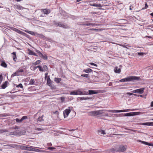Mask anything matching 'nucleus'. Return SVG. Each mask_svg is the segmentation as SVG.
Wrapping results in <instances>:
<instances>
[{"mask_svg": "<svg viewBox=\"0 0 153 153\" xmlns=\"http://www.w3.org/2000/svg\"><path fill=\"white\" fill-rule=\"evenodd\" d=\"M140 77L135 76H130L124 79H123L120 80V82H124L130 81L132 80H139Z\"/></svg>", "mask_w": 153, "mask_h": 153, "instance_id": "1", "label": "nucleus"}, {"mask_svg": "<svg viewBox=\"0 0 153 153\" xmlns=\"http://www.w3.org/2000/svg\"><path fill=\"white\" fill-rule=\"evenodd\" d=\"M32 130L31 132L33 134H38L42 132L43 130V128H37L35 126H33L32 127Z\"/></svg>", "mask_w": 153, "mask_h": 153, "instance_id": "2", "label": "nucleus"}, {"mask_svg": "<svg viewBox=\"0 0 153 153\" xmlns=\"http://www.w3.org/2000/svg\"><path fill=\"white\" fill-rule=\"evenodd\" d=\"M25 31L33 36H35L41 38H44V36L43 35L39 34L37 32L29 31L27 30H25Z\"/></svg>", "mask_w": 153, "mask_h": 153, "instance_id": "3", "label": "nucleus"}, {"mask_svg": "<svg viewBox=\"0 0 153 153\" xmlns=\"http://www.w3.org/2000/svg\"><path fill=\"white\" fill-rule=\"evenodd\" d=\"M104 111V110H102L92 111L90 112V113L91 116H96L103 113V111Z\"/></svg>", "mask_w": 153, "mask_h": 153, "instance_id": "4", "label": "nucleus"}, {"mask_svg": "<svg viewBox=\"0 0 153 153\" xmlns=\"http://www.w3.org/2000/svg\"><path fill=\"white\" fill-rule=\"evenodd\" d=\"M54 24L57 26L61 27L65 29L68 28H69V27L68 25H65L63 23L60 22H54Z\"/></svg>", "mask_w": 153, "mask_h": 153, "instance_id": "5", "label": "nucleus"}, {"mask_svg": "<svg viewBox=\"0 0 153 153\" xmlns=\"http://www.w3.org/2000/svg\"><path fill=\"white\" fill-rule=\"evenodd\" d=\"M127 148V146L126 145H120L118 148V151L123 152L126 150Z\"/></svg>", "mask_w": 153, "mask_h": 153, "instance_id": "6", "label": "nucleus"}, {"mask_svg": "<svg viewBox=\"0 0 153 153\" xmlns=\"http://www.w3.org/2000/svg\"><path fill=\"white\" fill-rule=\"evenodd\" d=\"M24 72L22 69H19L16 72L14 73L11 75V77H13L16 76H18L21 75V73Z\"/></svg>", "mask_w": 153, "mask_h": 153, "instance_id": "7", "label": "nucleus"}, {"mask_svg": "<svg viewBox=\"0 0 153 153\" xmlns=\"http://www.w3.org/2000/svg\"><path fill=\"white\" fill-rule=\"evenodd\" d=\"M68 108H69L65 109L64 111L63 114L65 118L67 117L68 116L69 114L70 113L72 108V107H69Z\"/></svg>", "mask_w": 153, "mask_h": 153, "instance_id": "8", "label": "nucleus"}, {"mask_svg": "<svg viewBox=\"0 0 153 153\" xmlns=\"http://www.w3.org/2000/svg\"><path fill=\"white\" fill-rule=\"evenodd\" d=\"M10 28L12 30L20 34H23L24 33L21 30L17 29V28L12 27H10Z\"/></svg>", "mask_w": 153, "mask_h": 153, "instance_id": "9", "label": "nucleus"}, {"mask_svg": "<svg viewBox=\"0 0 153 153\" xmlns=\"http://www.w3.org/2000/svg\"><path fill=\"white\" fill-rule=\"evenodd\" d=\"M122 114H123V116H131L137 115L136 112H130Z\"/></svg>", "mask_w": 153, "mask_h": 153, "instance_id": "10", "label": "nucleus"}, {"mask_svg": "<svg viewBox=\"0 0 153 153\" xmlns=\"http://www.w3.org/2000/svg\"><path fill=\"white\" fill-rule=\"evenodd\" d=\"M89 5L91 6H94L97 7H102V5L100 4H96L95 3H90Z\"/></svg>", "mask_w": 153, "mask_h": 153, "instance_id": "11", "label": "nucleus"}, {"mask_svg": "<svg viewBox=\"0 0 153 153\" xmlns=\"http://www.w3.org/2000/svg\"><path fill=\"white\" fill-rule=\"evenodd\" d=\"M33 151L37 152H45V153H48L49 152L47 151L44 150H40L36 149L35 148V147H34Z\"/></svg>", "mask_w": 153, "mask_h": 153, "instance_id": "12", "label": "nucleus"}, {"mask_svg": "<svg viewBox=\"0 0 153 153\" xmlns=\"http://www.w3.org/2000/svg\"><path fill=\"white\" fill-rule=\"evenodd\" d=\"M34 147L29 146H26V150L29 151H33Z\"/></svg>", "mask_w": 153, "mask_h": 153, "instance_id": "13", "label": "nucleus"}, {"mask_svg": "<svg viewBox=\"0 0 153 153\" xmlns=\"http://www.w3.org/2000/svg\"><path fill=\"white\" fill-rule=\"evenodd\" d=\"M50 12V10L49 9H44L42 10V12L45 14H48Z\"/></svg>", "mask_w": 153, "mask_h": 153, "instance_id": "14", "label": "nucleus"}, {"mask_svg": "<svg viewBox=\"0 0 153 153\" xmlns=\"http://www.w3.org/2000/svg\"><path fill=\"white\" fill-rule=\"evenodd\" d=\"M88 94L89 95H92L93 94H97L98 93L97 91L95 90H89Z\"/></svg>", "mask_w": 153, "mask_h": 153, "instance_id": "15", "label": "nucleus"}, {"mask_svg": "<svg viewBox=\"0 0 153 153\" xmlns=\"http://www.w3.org/2000/svg\"><path fill=\"white\" fill-rule=\"evenodd\" d=\"M43 115H42V116H39L38 118L37 122L38 123L41 122V123L43 122L44 120L43 119Z\"/></svg>", "mask_w": 153, "mask_h": 153, "instance_id": "16", "label": "nucleus"}, {"mask_svg": "<svg viewBox=\"0 0 153 153\" xmlns=\"http://www.w3.org/2000/svg\"><path fill=\"white\" fill-rule=\"evenodd\" d=\"M11 54H13V60L14 61L16 62V59H17V56H16V52H13Z\"/></svg>", "mask_w": 153, "mask_h": 153, "instance_id": "17", "label": "nucleus"}, {"mask_svg": "<svg viewBox=\"0 0 153 153\" xmlns=\"http://www.w3.org/2000/svg\"><path fill=\"white\" fill-rule=\"evenodd\" d=\"M47 83L48 85L50 86V87H51V81L49 77V76H48V79H47Z\"/></svg>", "mask_w": 153, "mask_h": 153, "instance_id": "18", "label": "nucleus"}, {"mask_svg": "<svg viewBox=\"0 0 153 153\" xmlns=\"http://www.w3.org/2000/svg\"><path fill=\"white\" fill-rule=\"evenodd\" d=\"M139 142L140 143H141L142 144H145V145H147L148 146H152V145L151 144H150V143H149L148 142H146L144 141H141L140 140H139Z\"/></svg>", "mask_w": 153, "mask_h": 153, "instance_id": "19", "label": "nucleus"}, {"mask_svg": "<svg viewBox=\"0 0 153 153\" xmlns=\"http://www.w3.org/2000/svg\"><path fill=\"white\" fill-rule=\"evenodd\" d=\"M144 88H142L139 89H137V93H139L140 94H141L143 93L144 92Z\"/></svg>", "mask_w": 153, "mask_h": 153, "instance_id": "20", "label": "nucleus"}, {"mask_svg": "<svg viewBox=\"0 0 153 153\" xmlns=\"http://www.w3.org/2000/svg\"><path fill=\"white\" fill-rule=\"evenodd\" d=\"M98 134L100 135H102L105 134V131L103 130H100L98 131Z\"/></svg>", "mask_w": 153, "mask_h": 153, "instance_id": "21", "label": "nucleus"}, {"mask_svg": "<svg viewBox=\"0 0 153 153\" xmlns=\"http://www.w3.org/2000/svg\"><path fill=\"white\" fill-rule=\"evenodd\" d=\"M143 125H146L148 126H153V122H147L143 123Z\"/></svg>", "mask_w": 153, "mask_h": 153, "instance_id": "22", "label": "nucleus"}, {"mask_svg": "<svg viewBox=\"0 0 153 153\" xmlns=\"http://www.w3.org/2000/svg\"><path fill=\"white\" fill-rule=\"evenodd\" d=\"M110 151L111 152H112L114 153H115V152H118V149H117V148L115 147L111 148L110 149Z\"/></svg>", "mask_w": 153, "mask_h": 153, "instance_id": "23", "label": "nucleus"}, {"mask_svg": "<svg viewBox=\"0 0 153 153\" xmlns=\"http://www.w3.org/2000/svg\"><path fill=\"white\" fill-rule=\"evenodd\" d=\"M114 72L116 73H120L121 72V70L120 68H118L117 67H116L114 69Z\"/></svg>", "mask_w": 153, "mask_h": 153, "instance_id": "24", "label": "nucleus"}, {"mask_svg": "<svg viewBox=\"0 0 153 153\" xmlns=\"http://www.w3.org/2000/svg\"><path fill=\"white\" fill-rule=\"evenodd\" d=\"M14 7L15 8L19 9V10H22L23 9V7L21 6L18 5H14Z\"/></svg>", "mask_w": 153, "mask_h": 153, "instance_id": "25", "label": "nucleus"}, {"mask_svg": "<svg viewBox=\"0 0 153 153\" xmlns=\"http://www.w3.org/2000/svg\"><path fill=\"white\" fill-rule=\"evenodd\" d=\"M61 80V79L60 78H55L54 79L55 81L57 83H59Z\"/></svg>", "mask_w": 153, "mask_h": 153, "instance_id": "26", "label": "nucleus"}, {"mask_svg": "<svg viewBox=\"0 0 153 153\" xmlns=\"http://www.w3.org/2000/svg\"><path fill=\"white\" fill-rule=\"evenodd\" d=\"M107 111L111 113H119V110H107Z\"/></svg>", "mask_w": 153, "mask_h": 153, "instance_id": "27", "label": "nucleus"}, {"mask_svg": "<svg viewBox=\"0 0 153 153\" xmlns=\"http://www.w3.org/2000/svg\"><path fill=\"white\" fill-rule=\"evenodd\" d=\"M77 95H82V92L81 89H79L76 90Z\"/></svg>", "mask_w": 153, "mask_h": 153, "instance_id": "28", "label": "nucleus"}, {"mask_svg": "<svg viewBox=\"0 0 153 153\" xmlns=\"http://www.w3.org/2000/svg\"><path fill=\"white\" fill-rule=\"evenodd\" d=\"M92 70L89 68H88L87 69L84 70L83 71L86 73H89L91 72L92 71Z\"/></svg>", "mask_w": 153, "mask_h": 153, "instance_id": "29", "label": "nucleus"}, {"mask_svg": "<svg viewBox=\"0 0 153 153\" xmlns=\"http://www.w3.org/2000/svg\"><path fill=\"white\" fill-rule=\"evenodd\" d=\"M35 81L34 79H31L29 81V84L33 85L35 84Z\"/></svg>", "mask_w": 153, "mask_h": 153, "instance_id": "30", "label": "nucleus"}, {"mask_svg": "<svg viewBox=\"0 0 153 153\" xmlns=\"http://www.w3.org/2000/svg\"><path fill=\"white\" fill-rule=\"evenodd\" d=\"M71 95H77L76 90L73 91H71L70 93Z\"/></svg>", "mask_w": 153, "mask_h": 153, "instance_id": "31", "label": "nucleus"}, {"mask_svg": "<svg viewBox=\"0 0 153 153\" xmlns=\"http://www.w3.org/2000/svg\"><path fill=\"white\" fill-rule=\"evenodd\" d=\"M7 82L6 81L3 84L1 85V88L2 89L5 88L7 86Z\"/></svg>", "mask_w": 153, "mask_h": 153, "instance_id": "32", "label": "nucleus"}, {"mask_svg": "<svg viewBox=\"0 0 153 153\" xmlns=\"http://www.w3.org/2000/svg\"><path fill=\"white\" fill-rule=\"evenodd\" d=\"M129 111H130V110L129 109H125V110H119V113L126 112Z\"/></svg>", "mask_w": 153, "mask_h": 153, "instance_id": "33", "label": "nucleus"}, {"mask_svg": "<svg viewBox=\"0 0 153 153\" xmlns=\"http://www.w3.org/2000/svg\"><path fill=\"white\" fill-rule=\"evenodd\" d=\"M43 68L44 71H47L48 70V68L46 65H44L42 67Z\"/></svg>", "mask_w": 153, "mask_h": 153, "instance_id": "34", "label": "nucleus"}, {"mask_svg": "<svg viewBox=\"0 0 153 153\" xmlns=\"http://www.w3.org/2000/svg\"><path fill=\"white\" fill-rule=\"evenodd\" d=\"M8 132V130L7 129H0V133H5Z\"/></svg>", "mask_w": 153, "mask_h": 153, "instance_id": "35", "label": "nucleus"}, {"mask_svg": "<svg viewBox=\"0 0 153 153\" xmlns=\"http://www.w3.org/2000/svg\"><path fill=\"white\" fill-rule=\"evenodd\" d=\"M41 62V61L40 60H37L35 62H33V65H36L39 64Z\"/></svg>", "mask_w": 153, "mask_h": 153, "instance_id": "36", "label": "nucleus"}, {"mask_svg": "<svg viewBox=\"0 0 153 153\" xmlns=\"http://www.w3.org/2000/svg\"><path fill=\"white\" fill-rule=\"evenodd\" d=\"M1 65L2 66L4 67V68H6L7 66V64H6L5 62H2L1 64Z\"/></svg>", "mask_w": 153, "mask_h": 153, "instance_id": "37", "label": "nucleus"}, {"mask_svg": "<svg viewBox=\"0 0 153 153\" xmlns=\"http://www.w3.org/2000/svg\"><path fill=\"white\" fill-rule=\"evenodd\" d=\"M26 145H21L19 146L20 148L22 150H26Z\"/></svg>", "mask_w": 153, "mask_h": 153, "instance_id": "38", "label": "nucleus"}, {"mask_svg": "<svg viewBox=\"0 0 153 153\" xmlns=\"http://www.w3.org/2000/svg\"><path fill=\"white\" fill-rule=\"evenodd\" d=\"M82 95H88V93L87 91H82Z\"/></svg>", "mask_w": 153, "mask_h": 153, "instance_id": "39", "label": "nucleus"}, {"mask_svg": "<svg viewBox=\"0 0 153 153\" xmlns=\"http://www.w3.org/2000/svg\"><path fill=\"white\" fill-rule=\"evenodd\" d=\"M28 90L29 91H33L35 90V88L32 87H30L28 88Z\"/></svg>", "mask_w": 153, "mask_h": 153, "instance_id": "40", "label": "nucleus"}, {"mask_svg": "<svg viewBox=\"0 0 153 153\" xmlns=\"http://www.w3.org/2000/svg\"><path fill=\"white\" fill-rule=\"evenodd\" d=\"M95 25V24L94 23H87L86 24H85V25L87 26H94V25Z\"/></svg>", "mask_w": 153, "mask_h": 153, "instance_id": "41", "label": "nucleus"}, {"mask_svg": "<svg viewBox=\"0 0 153 153\" xmlns=\"http://www.w3.org/2000/svg\"><path fill=\"white\" fill-rule=\"evenodd\" d=\"M41 57H42L43 58V59L45 60H47L48 59L47 56H46V55L45 54V55L43 54V56H42Z\"/></svg>", "mask_w": 153, "mask_h": 153, "instance_id": "42", "label": "nucleus"}, {"mask_svg": "<svg viewBox=\"0 0 153 153\" xmlns=\"http://www.w3.org/2000/svg\"><path fill=\"white\" fill-rule=\"evenodd\" d=\"M34 53V52H33V51H31L30 50H28V53L30 55H33V54Z\"/></svg>", "mask_w": 153, "mask_h": 153, "instance_id": "43", "label": "nucleus"}, {"mask_svg": "<svg viewBox=\"0 0 153 153\" xmlns=\"http://www.w3.org/2000/svg\"><path fill=\"white\" fill-rule=\"evenodd\" d=\"M48 150H51V151H53L54 149H56V148H55V147H48Z\"/></svg>", "mask_w": 153, "mask_h": 153, "instance_id": "44", "label": "nucleus"}, {"mask_svg": "<svg viewBox=\"0 0 153 153\" xmlns=\"http://www.w3.org/2000/svg\"><path fill=\"white\" fill-rule=\"evenodd\" d=\"M17 88L20 87L21 88H23V86L22 85L21 83L19 84L18 85H16Z\"/></svg>", "mask_w": 153, "mask_h": 153, "instance_id": "45", "label": "nucleus"}, {"mask_svg": "<svg viewBox=\"0 0 153 153\" xmlns=\"http://www.w3.org/2000/svg\"><path fill=\"white\" fill-rule=\"evenodd\" d=\"M82 76L86 77V78H88L89 77V75L88 74H82L81 75Z\"/></svg>", "mask_w": 153, "mask_h": 153, "instance_id": "46", "label": "nucleus"}, {"mask_svg": "<svg viewBox=\"0 0 153 153\" xmlns=\"http://www.w3.org/2000/svg\"><path fill=\"white\" fill-rule=\"evenodd\" d=\"M80 98L81 100H86L89 99L88 97H80Z\"/></svg>", "mask_w": 153, "mask_h": 153, "instance_id": "47", "label": "nucleus"}, {"mask_svg": "<svg viewBox=\"0 0 153 153\" xmlns=\"http://www.w3.org/2000/svg\"><path fill=\"white\" fill-rule=\"evenodd\" d=\"M3 78V77L2 75H0V85L1 84V82L2 81Z\"/></svg>", "mask_w": 153, "mask_h": 153, "instance_id": "48", "label": "nucleus"}, {"mask_svg": "<svg viewBox=\"0 0 153 153\" xmlns=\"http://www.w3.org/2000/svg\"><path fill=\"white\" fill-rule=\"evenodd\" d=\"M9 134L12 135H16L17 134V133L15 131L10 132Z\"/></svg>", "mask_w": 153, "mask_h": 153, "instance_id": "49", "label": "nucleus"}, {"mask_svg": "<svg viewBox=\"0 0 153 153\" xmlns=\"http://www.w3.org/2000/svg\"><path fill=\"white\" fill-rule=\"evenodd\" d=\"M36 51L38 53L40 57H41L42 56H43V54L38 50H37Z\"/></svg>", "mask_w": 153, "mask_h": 153, "instance_id": "50", "label": "nucleus"}, {"mask_svg": "<svg viewBox=\"0 0 153 153\" xmlns=\"http://www.w3.org/2000/svg\"><path fill=\"white\" fill-rule=\"evenodd\" d=\"M15 120L16 122L18 123H20L22 121L21 120V119L20 120H19L18 118H16Z\"/></svg>", "mask_w": 153, "mask_h": 153, "instance_id": "51", "label": "nucleus"}, {"mask_svg": "<svg viewBox=\"0 0 153 153\" xmlns=\"http://www.w3.org/2000/svg\"><path fill=\"white\" fill-rule=\"evenodd\" d=\"M30 69L33 71H34L36 70L35 66H31L30 67Z\"/></svg>", "mask_w": 153, "mask_h": 153, "instance_id": "52", "label": "nucleus"}, {"mask_svg": "<svg viewBox=\"0 0 153 153\" xmlns=\"http://www.w3.org/2000/svg\"><path fill=\"white\" fill-rule=\"evenodd\" d=\"M148 5L146 3H145V7L142 9V10L145 9L147 8L148 7Z\"/></svg>", "mask_w": 153, "mask_h": 153, "instance_id": "53", "label": "nucleus"}, {"mask_svg": "<svg viewBox=\"0 0 153 153\" xmlns=\"http://www.w3.org/2000/svg\"><path fill=\"white\" fill-rule=\"evenodd\" d=\"M27 116H23L21 118V120L23 121V120L25 119H27Z\"/></svg>", "mask_w": 153, "mask_h": 153, "instance_id": "54", "label": "nucleus"}, {"mask_svg": "<svg viewBox=\"0 0 153 153\" xmlns=\"http://www.w3.org/2000/svg\"><path fill=\"white\" fill-rule=\"evenodd\" d=\"M64 13H65V14H62L61 13L62 15L65 17V18H66L67 17V13H65V12H64Z\"/></svg>", "mask_w": 153, "mask_h": 153, "instance_id": "55", "label": "nucleus"}, {"mask_svg": "<svg viewBox=\"0 0 153 153\" xmlns=\"http://www.w3.org/2000/svg\"><path fill=\"white\" fill-rule=\"evenodd\" d=\"M89 64L91 65H93L95 67H97V65L96 64L94 63L93 62H90L89 63Z\"/></svg>", "mask_w": 153, "mask_h": 153, "instance_id": "56", "label": "nucleus"}, {"mask_svg": "<svg viewBox=\"0 0 153 153\" xmlns=\"http://www.w3.org/2000/svg\"><path fill=\"white\" fill-rule=\"evenodd\" d=\"M145 54V53L143 52H138V54L139 56H143L144 54Z\"/></svg>", "mask_w": 153, "mask_h": 153, "instance_id": "57", "label": "nucleus"}, {"mask_svg": "<svg viewBox=\"0 0 153 153\" xmlns=\"http://www.w3.org/2000/svg\"><path fill=\"white\" fill-rule=\"evenodd\" d=\"M56 132L58 133H60L62 134H65V133L64 132L61 131H56Z\"/></svg>", "mask_w": 153, "mask_h": 153, "instance_id": "58", "label": "nucleus"}, {"mask_svg": "<svg viewBox=\"0 0 153 153\" xmlns=\"http://www.w3.org/2000/svg\"><path fill=\"white\" fill-rule=\"evenodd\" d=\"M126 94H127L129 95L130 96H131V95H134L135 96L136 95V94H133L132 93H129V92H127Z\"/></svg>", "mask_w": 153, "mask_h": 153, "instance_id": "59", "label": "nucleus"}, {"mask_svg": "<svg viewBox=\"0 0 153 153\" xmlns=\"http://www.w3.org/2000/svg\"><path fill=\"white\" fill-rule=\"evenodd\" d=\"M39 70L40 71L42 72L44 71L42 67L40 66V67L39 68Z\"/></svg>", "mask_w": 153, "mask_h": 153, "instance_id": "60", "label": "nucleus"}, {"mask_svg": "<svg viewBox=\"0 0 153 153\" xmlns=\"http://www.w3.org/2000/svg\"><path fill=\"white\" fill-rule=\"evenodd\" d=\"M47 146L49 147L51 146H52V144L51 143H47Z\"/></svg>", "mask_w": 153, "mask_h": 153, "instance_id": "61", "label": "nucleus"}, {"mask_svg": "<svg viewBox=\"0 0 153 153\" xmlns=\"http://www.w3.org/2000/svg\"><path fill=\"white\" fill-rule=\"evenodd\" d=\"M61 100H62V102H63L65 100V98L63 97H62L61 98Z\"/></svg>", "mask_w": 153, "mask_h": 153, "instance_id": "62", "label": "nucleus"}, {"mask_svg": "<svg viewBox=\"0 0 153 153\" xmlns=\"http://www.w3.org/2000/svg\"><path fill=\"white\" fill-rule=\"evenodd\" d=\"M111 114H105V115L106 116V117H110V116H109V115H111Z\"/></svg>", "mask_w": 153, "mask_h": 153, "instance_id": "63", "label": "nucleus"}, {"mask_svg": "<svg viewBox=\"0 0 153 153\" xmlns=\"http://www.w3.org/2000/svg\"><path fill=\"white\" fill-rule=\"evenodd\" d=\"M137 89L134 90H133L132 91V92L133 93H137Z\"/></svg>", "mask_w": 153, "mask_h": 153, "instance_id": "64", "label": "nucleus"}]
</instances>
